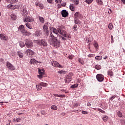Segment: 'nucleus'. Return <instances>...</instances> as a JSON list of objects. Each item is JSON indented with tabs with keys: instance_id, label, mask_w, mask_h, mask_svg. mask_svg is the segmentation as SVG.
Wrapping results in <instances>:
<instances>
[{
	"instance_id": "55",
	"label": "nucleus",
	"mask_w": 125,
	"mask_h": 125,
	"mask_svg": "<svg viewBox=\"0 0 125 125\" xmlns=\"http://www.w3.org/2000/svg\"><path fill=\"white\" fill-rule=\"evenodd\" d=\"M82 114H83V115H87V114L88 113L87 112V111H82Z\"/></svg>"
},
{
	"instance_id": "46",
	"label": "nucleus",
	"mask_w": 125,
	"mask_h": 125,
	"mask_svg": "<svg viewBox=\"0 0 125 125\" xmlns=\"http://www.w3.org/2000/svg\"><path fill=\"white\" fill-rule=\"evenodd\" d=\"M7 7L8 8H9V9H11V8H12V6H13V5H12V4H9V5H7Z\"/></svg>"
},
{
	"instance_id": "41",
	"label": "nucleus",
	"mask_w": 125,
	"mask_h": 125,
	"mask_svg": "<svg viewBox=\"0 0 125 125\" xmlns=\"http://www.w3.org/2000/svg\"><path fill=\"white\" fill-rule=\"evenodd\" d=\"M38 72H39V74H40V75H43L44 74L43 70L39 69Z\"/></svg>"
},
{
	"instance_id": "48",
	"label": "nucleus",
	"mask_w": 125,
	"mask_h": 125,
	"mask_svg": "<svg viewBox=\"0 0 125 125\" xmlns=\"http://www.w3.org/2000/svg\"><path fill=\"white\" fill-rule=\"evenodd\" d=\"M68 58H69V59H70L71 60H72V59L74 58V55H71L68 56Z\"/></svg>"
},
{
	"instance_id": "1",
	"label": "nucleus",
	"mask_w": 125,
	"mask_h": 125,
	"mask_svg": "<svg viewBox=\"0 0 125 125\" xmlns=\"http://www.w3.org/2000/svg\"><path fill=\"white\" fill-rule=\"evenodd\" d=\"M48 28H49L50 32L51 33L50 34L51 43L56 47H59V45H60V42H58V40L57 39H56V37H54V35L52 34L51 32L53 31V33H54V34H56V35H58L59 34L63 35L65 31L63 30V29L61 26H59L57 29L52 27L50 23L47 22L45 23L43 26V31L46 36H48V35H49V31L48 30Z\"/></svg>"
},
{
	"instance_id": "44",
	"label": "nucleus",
	"mask_w": 125,
	"mask_h": 125,
	"mask_svg": "<svg viewBox=\"0 0 125 125\" xmlns=\"http://www.w3.org/2000/svg\"><path fill=\"white\" fill-rule=\"evenodd\" d=\"M39 7H40L41 9H43L44 6L43 4H42V3L39 4Z\"/></svg>"
},
{
	"instance_id": "37",
	"label": "nucleus",
	"mask_w": 125,
	"mask_h": 125,
	"mask_svg": "<svg viewBox=\"0 0 125 125\" xmlns=\"http://www.w3.org/2000/svg\"><path fill=\"white\" fill-rule=\"evenodd\" d=\"M97 3H98V4H100L101 5H102L103 4V2H102V0H96Z\"/></svg>"
},
{
	"instance_id": "47",
	"label": "nucleus",
	"mask_w": 125,
	"mask_h": 125,
	"mask_svg": "<svg viewBox=\"0 0 125 125\" xmlns=\"http://www.w3.org/2000/svg\"><path fill=\"white\" fill-rule=\"evenodd\" d=\"M77 28H78V26H77V25H74L73 26V29L74 31H75V32H77Z\"/></svg>"
},
{
	"instance_id": "57",
	"label": "nucleus",
	"mask_w": 125,
	"mask_h": 125,
	"mask_svg": "<svg viewBox=\"0 0 125 125\" xmlns=\"http://www.w3.org/2000/svg\"><path fill=\"white\" fill-rule=\"evenodd\" d=\"M88 57H93V54H90L88 55Z\"/></svg>"
},
{
	"instance_id": "59",
	"label": "nucleus",
	"mask_w": 125,
	"mask_h": 125,
	"mask_svg": "<svg viewBox=\"0 0 125 125\" xmlns=\"http://www.w3.org/2000/svg\"><path fill=\"white\" fill-rule=\"evenodd\" d=\"M47 1L49 3H51V2H52V0H47Z\"/></svg>"
},
{
	"instance_id": "31",
	"label": "nucleus",
	"mask_w": 125,
	"mask_h": 125,
	"mask_svg": "<svg viewBox=\"0 0 125 125\" xmlns=\"http://www.w3.org/2000/svg\"><path fill=\"white\" fill-rule=\"evenodd\" d=\"M39 20L41 23H44V19L43 17H39Z\"/></svg>"
},
{
	"instance_id": "7",
	"label": "nucleus",
	"mask_w": 125,
	"mask_h": 125,
	"mask_svg": "<svg viewBox=\"0 0 125 125\" xmlns=\"http://www.w3.org/2000/svg\"><path fill=\"white\" fill-rule=\"evenodd\" d=\"M74 19H82V18H83V16H82V14H81V13L79 12H76L74 16Z\"/></svg>"
},
{
	"instance_id": "63",
	"label": "nucleus",
	"mask_w": 125,
	"mask_h": 125,
	"mask_svg": "<svg viewBox=\"0 0 125 125\" xmlns=\"http://www.w3.org/2000/svg\"><path fill=\"white\" fill-rule=\"evenodd\" d=\"M111 42H113V39H114V38L113 37L112 35L111 36Z\"/></svg>"
},
{
	"instance_id": "32",
	"label": "nucleus",
	"mask_w": 125,
	"mask_h": 125,
	"mask_svg": "<svg viewBox=\"0 0 125 125\" xmlns=\"http://www.w3.org/2000/svg\"><path fill=\"white\" fill-rule=\"evenodd\" d=\"M36 88L37 90H41L42 89V85H41V83L39 85H36Z\"/></svg>"
},
{
	"instance_id": "24",
	"label": "nucleus",
	"mask_w": 125,
	"mask_h": 125,
	"mask_svg": "<svg viewBox=\"0 0 125 125\" xmlns=\"http://www.w3.org/2000/svg\"><path fill=\"white\" fill-rule=\"evenodd\" d=\"M78 62L79 63H81L82 65H83L84 64V62H83V58H79L78 59Z\"/></svg>"
},
{
	"instance_id": "61",
	"label": "nucleus",
	"mask_w": 125,
	"mask_h": 125,
	"mask_svg": "<svg viewBox=\"0 0 125 125\" xmlns=\"http://www.w3.org/2000/svg\"><path fill=\"white\" fill-rule=\"evenodd\" d=\"M61 115H62V116H65V115H66V113H64V112H62V113H61Z\"/></svg>"
},
{
	"instance_id": "2",
	"label": "nucleus",
	"mask_w": 125,
	"mask_h": 125,
	"mask_svg": "<svg viewBox=\"0 0 125 125\" xmlns=\"http://www.w3.org/2000/svg\"><path fill=\"white\" fill-rule=\"evenodd\" d=\"M19 29L24 36H30L31 35L30 32H28L27 30H25V27L23 25H21Z\"/></svg>"
},
{
	"instance_id": "16",
	"label": "nucleus",
	"mask_w": 125,
	"mask_h": 125,
	"mask_svg": "<svg viewBox=\"0 0 125 125\" xmlns=\"http://www.w3.org/2000/svg\"><path fill=\"white\" fill-rule=\"evenodd\" d=\"M22 15L24 16V17H27V16H28V12L26 9H23Z\"/></svg>"
},
{
	"instance_id": "17",
	"label": "nucleus",
	"mask_w": 125,
	"mask_h": 125,
	"mask_svg": "<svg viewBox=\"0 0 125 125\" xmlns=\"http://www.w3.org/2000/svg\"><path fill=\"white\" fill-rule=\"evenodd\" d=\"M74 19V23L77 25H81L82 24V22L79 20V19Z\"/></svg>"
},
{
	"instance_id": "49",
	"label": "nucleus",
	"mask_w": 125,
	"mask_h": 125,
	"mask_svg": "<svg viewBox=\"0 0 125 125\" xmlns=\"http://www.w3.org/2000/svg\"><path fill=\"white\" fill-rule=\"evenodd\" d=\"M56 3H61L62 0H55Z\"/></svg>"
},
{
	"instance_id": "27",
	"label": "nucleus",
	"mask_w": 125,
	"mask_h": 125,
	"mask_svg": "<svg viewBox=\"0 0 125 125\" xmlns=\"http://www.w3.org/2000/svg\"><path fill=\"white\" fill-rule=\"evenodd\" d=\"M95 68L96 70H100L101 69L102 67L101 65L99 64H97L95 66Z\"/></svg>"
},
{
	"instance_id": "51",
	"label": "nucleus",
	"mask_w": 125,
	"mask_h": 125,
	"mask_svg": "<svg viewBox=\"0 0 125 125\" xmlns=\"http://www.w3.org/2000/svg\"><path fill=\"white\" fill-rule=\"evenodd\" d=\"M58 97H60L61 98H63L65 97V95H59Z\"/></svg>"
},
{
	"instance_id": "23",
	"label": "nucleus",
	"mask_w": 125,
	"mask_h": 125,
	"mask_svg": "<svg viewBox=\"0 0 125 125\" xmlns=\"http://www.w3.org/2000/svg\"><path fill=\"white\" fill-rule=\"evenodd\" d=\"M93 45L96 49H98V47H99V46L98 45V43H97V42H94Z\"/></svg>"
},
{
	"instance_id": "43",
	"label": "nucleus",
	"mask_w": 125,
	"mask_h": 125,
	"mask_svg": "<svg viewBox=\"0 0 125 125\" xmlns=\"http://www.w3.org/2000/svg\"><path fill=\"white\" fill-rule=\"evenodd\" d=\"M11 18L12 20H16V16L14 14H12L11 15Z\"/></svg>"
},
{
	"instance_id": "36",
	"label": "nucleus",
	"mask_w": 125,
	"mask_h": 125,
	"mask_svg": "<svg viewBox=\"0 0 125 125\" xmlns=\"http://www.w3.org/2000/svg\"><path fill=\"white\" fill-rule=\"evenodd\" d=\"M73 2L75 5H78L80 2V1L79 0H73Z\"/></svg>"
},
{
	"instance_id": "19",
	"label": "nucleus",
	"mask_w": 125,
	"mask_h": 125,
	"mask_svg": "<svg viewBox=\"0 0 125 125\" xmlns=\"http://www.w3.org/2000/svg\"><path fill=\"white\" fill-rule=\"evenodd\" d=\"M38 62L35 59H32L30 61L31 64H33V65H35V64H38Z\"/></svg>"
},
{
	"instance_id": "34",
	"label": "nucleus",
	"mask_w": 125,
	"mask_h": 125,
	"mask_svg": "<svg viewBox=\"0 0 125 125\" xmlns=\"http://www.w3.org/2000/svg\"><path fill=\"white\" fill-rule=\"evenodd\" d=\"M10 3L13 4V3H16L17 2H18V0H10Z\"/></svg>"
},
{
	"instance_id": "4",
	"label": "nucleus",
	"mask_w": 125,
	"mask_h": 125,
	"mask_svg": "<svg viewBox=\"0 0 125 125\" xmlns=\"http://www.w3.org/2000/svg\"><path fill=\"white\" fill-rule=\"evenodd\" d=\"M25 18H23V22H26V23H29V22H34L35 20H34V18L28 16V17H24Z\"/></svg>"
},
{
	"instance_id": "64",
	"label": "nucleus",
	"mask_w": 125,
	"mask_h": 125,
	"mask_svg": "<svg viewBox=\"0 0 125 125\" xmlns=\"http://www.w3.org/2000/svg\"><path fill=\"white\" fill-rule=\"evenodd\" d=\"M121 1H122L124 4H125V0H121Z\"/></svg>"
},
{
	"instance_id": "33",
	"label": "nucleus",
	"mask_w": 125,
	"mask_h": 125,
	"mask_svg": "<svg viewBox=\"0 0 125 125\" xmlns=\"http://www.w3.org/2000/svg\"><path fill=\"white\" fill-rule=\"evenodd\" d=\"M84 1L88 4H90L93 1V0H85Z\"/></svg>"
},
{
	"instance_id": "18",
	"label": "nucleus",
	"mask_w": 125,
	"mask_h": 125,
	"mask_svg": "<svg viewBox=\"0 0 125 125\" xmlns=\"http://www.w3.org/2000/svg\"><path fill=\"white\" fill-rule=\"evenodd\" d=\"M69 8L71 11H75V4H70L69 5Z\"/></svg>"
},
{
	"instance_id": "28",
	"label": "nucleus",
	"mask_w": 125,
	"mask_h": 125,
	"mask_svg": "<svg viewBox=\"0 0 125 125\" xmlns=\"http://www.w3.org/2000/svg\"><path fill=\"white\" fill-rule=\"evenodd\" d=\"M95 59L96 60H98V61L102 60V56H97L95 57Z\"/></svg>"
},
{
	"instance_id": "58",
	"label": "nucleus",
	"mask_w": 125,
	"mask_h": 125,
	"mask_svg": "<svg viewBox=\"0 0 125 125\" xmlns=\"http://www.w3.org/2000/svg\"><path fill=\"white\" fill-rule=\"evenodd\" d=\"M87 106H88V107H90L91 106V104H90V103H87Z\"/></svg>"
},
{
	"instance_id": "22",
	"label": "nucleus",
	"mask_w": 125,
	"mask_h": 125,
	"mask_svg": "<svg viewBox=\"0 0 125 125\" xmlns=\"http://www.w3.org/2000/svg\"><path fill=\"white\" fill-rule=\"evenodd\" d=\"M41 42H42V40H35L34 41L35 43H36L38 45H41Z\"/></svg>"
},
{
	"instance_id": "13",
	"label": "nucleus",
	"mask_w": 125,
	"mask_h": 125,
	"mask_svg": "<svg viewBox=\"0 0 125 125\" xmlns=\"http://www.w3.org/2000/svg\"><path fill=\"white\" fill-rule=\"evenodd\" d=\"M72 81V77L71 76H67L66 79H64L65 83H69Z\"/></svg>"
},
{
	"instance_id": "5",
	"label": "nucleus",
	"mask_w": 125,
	"mask_h": 125,
	"mask_svg": "<svg viewBox=\"0 0 125 125\" xmlns=\"http://www.w3.org/2000/svg\"><path fill=\"white\" fill-rule=\"evenodd\" d=\"M6 65L9 70L11 71H14L15 70V66H13L9 62L6 63Z\"/></svg>"
},
{
	"instance_id": "10",
	"label": "nucleus",
	"mask_w": 125,
	"mask_h": 125,
	"mask_svg": "<svg viewBox=\"0 0 125 125\" xmlns=\"http://www.w3.org/2000/svg\"><path fill=\"white\" fill-rule=\"evenodd\" d=\"M25 54L27 55H29V56H33L34 54H35V52L31 49H27L25 51Z\"/></svg>"
},
{
	"instance_id": "42",
	"label": "nucleus",
	"mask_w": 125,
	"mask_h": 125,
	"mask_svg": "<svg viewBox=\"0 0 125 125\" xmlns=\"http://www.w3.org/2000/svg\"><path fill=\"white\" fill-rule=\"evenodd\" d=\"M108 27L109 30H112L113 29V24H112V23H109Z\"/></svg>"
},
{
	"instance_id": "20",
	"label": "nucleus",
	"mask_w": 125,
	"mask_h": 125,
	"mask_svg": "<svg viewBox=\"0 0 125 125\" xmlns=\"http://www.w3.org/2000/svg\"><path fill=\"white\" fill-rule=\"evenodd\" d=\"M107 75L110 77H113V76H114V73H113V71L112 70H109L107 71Z\"/></svg>"
},
{
	"instance_id": "54",
	"label": "nucleus",
	"mask_w": 125,
	"mask_h": 125,
	"mask_svg": "<svg viewBox=\"0 0 125 125\" xmlns=\"http://www.w3.org/2000/svg\"><path fill=\"white\" fill-rule=\"evenodd\" d=\"M74 107H78V106H79V103H74Z\"/></svg>"
},
{
	"instance_id": "62",
	"label": "nucleus",
	"mask_w": 125,
	"mask_h": 125,
	"mask_svg": "<svg viewBox=\"0 0 125 125\" xmlns=\"http://www.w3.org/2000/svg\"><path fill=\"white\" fill-rule=\"evenodd\" d=\"M41 114H42V115H45V112L44 111H42Z\"/></svg>"
},
{
	"instance_id": "14",
	"label": "nucleus",
	"mask_w": 125,
	"mask_h": 125,
	"mask_svg": "<svg viewBox=\"0 0 125 125\" xmlns=\"http://www.w3.org/2000/svg\"><path fill=\"white\" fill-rule=\"evenodd\" d=\"M41 35H42V31L40 30H36L34 33V36L36 37V38H38V37H40Z\"/></svg>"
},
{
	"instance_id": "53",
	"label": "nucleus",
	"mask_w": 125,
	"mask_h": 125,
	"mask_svg": "<svg viewBox=\"0 0 125 125\" xmlns=\"http://www.w3.org/2000/svg\"><path fill=\"white\" fill-rule=\"evenodd\" d=\"M98 111L101 113H105V111L101 109H99Z\"/></svg>"
},
{
	"instance_id": "8",
	"label": "nucleus",
	"mask_w": 125,
	"mask_h": 125,
	"mask_svg": "<svg viewBox=\"0 0 125 125\" xmlns=\"http://www.w3.org/2000/svg\"><path fill=\"white\" fill-rule=\"evenodd\" d=\"M62 31H64V34H60V35H62V36H63L62 37V39L63 41H67V38L68 39L70 38V37L68 34H67V32L65 30L62 29Z\"/></svg>"
},
{
	"instance_id": "39",
	"label": "nucleus",
	"mask_w": 125,
	"mask_h": 125,
	"mask_svg": "<svg viewBox=\"0 0 125 125\" xmlns=\"http://www.w3.org/2000/svg\"><path fill=\"white\" fill-rule=\"evenodd\" d=\"M20 46L21 47H24L25 46V43L22 42H20Z\"/></svg>"
},
{
	"instance_id": "60",
	"label": "nucleus",
	"mask_w": 125,
	"mask_h": 125,
	"mask_svg": "<svg viewBox=\"0 0 125 125\" xmlns=\"http://www.w3.org/2000/svg\"><path fill=\"white\" fill-rule=\"evenodd\" d=\"M53 95L55 97H58V96H59V95L58 94H53Z\"/></svg>"
},
{
	"instance_id": "9",
	"label": "nucleus",
	"mask_w": 125,
	"mask_h": 125,
	"mask_svg": "<svg viewBox=\"0 0 125 125\" xmlns=\"http://www.w3.org/2000/svg\"><path fill=\"white\" fill-rule=\"evenodd\" d=\"M52 65L53 67H57L58 68H63L62 65H60L57 62L53 61L52 62Z\"/></svg>"
},
{
	"instance_id": "56",
	"label": "nucleus",
	"mask_w": 125,
	"mask_h": 125,
	"mask_svg": "<svg viewBox=\"0 0 125 125\" xmlns=\"http://www.w3.org/2000/svg\"><path fill=\"white\" fill-rule=\"evenodd\" d=\"M66 4H67V3L66 2H63V3H62V6H65V5H66Z\"/></svg>"
},
{
	"instance_id": "3",
	"label": "nucleus",
	"mask_w": 125,
	"mask_h": 125,
	"mask_svg": "<svg viewBox=\"0 0 125 125\" xmlns=\"http://www.w3.org/2000/svg\"><path fill=\"white\" fill-rule=\"evenodd\" d=\"M25 45H26L27 48H32L34 46V44L33 41L30 40L26 39L25 40Z\"/></svg>"
},
{
	"instance_id": "11",
	"label": "nucleus",
	"mask_w": 125,
	"mask_h": 125,
	"mask_svg": "<svg viewBox=\"0 0 125 125\" xmlns=\"http://www.w3.org/2000/svg\"><path fill=\"white\" fill-rule=\"evenodd\" d=\"M61 14L62 17L66 18L69 15V13L66 10H62L61 12Z\"/></svg>"
},
{
	"instance_id": "6",
	"label": "nucleus",
	"mask_w": 125,
	"mask_h": 125,
	"mask_svg": "<svg viewBox=\"0 0 125 125\" xmlns=\"http://www.w3.org/2000/svg\"><path fill=\"white\" fill-rule=\"evenodd\" d=\"M96 78L98 82H103L104 81V76L101 74H97Z\"/></svg>"
},
{
	"instance_id": "25",
	"label": "nucleus",
	"mask_w": 125,
	"mask_h": 125,
	"mask_svg": "<svg viewBox=\"0 0 125 125\" xmlns=\"http://www.w3.org/2000/svg\"><path fill=\"white\" fill-rule=\"evenodd\" d=\"M103 120L104 122H107L108 121V116L106 115H104L103 117Z\"/></svg>"
},
{
	"instance_id": "29",
	"label": "nucleus",
	"mask_w": 125,
	"mask_h": 125,
	"mask_svg": "<svg viewBox=\"0 0 125 125\" xmlns=\"http://www.w3.org/2000/svg\"><path fill=\"white\" fill-rule=\"evenodd\" d=\"M79 86V84L78 83L74 84L73 85H72L70 87L71 88H76Z\"/></svg>"
},
{
	"instance_id": "26",
	"label": "nucleus",
	"mask_w": 125,
	"mask_h": 125,
	"mask_svg": "<svg viewBox=\"0 0 125 125\" xmlns=\"http://www.w3.org/2000/svg\"><path fill=\"white\" fill-rule=\"evenodd\" d=\"M18 55H19L20 58H23V53H22L21 52L18 51Z\"/></svg>"
},
{
	"instance_id": "12",
	"label": "nucleus",
	"mask_w": 125,
	"mask_h": 125,
	"mask_svg": "<svg viewBox=\"0 0 125 125\" xmlns=\"http://www.w3.org/2000/svg\"><path fill=\"white\" fill-rule=\"evenodd\" d=\"M0 39L1 40V41H8V37L7 36L0 34Z\"/></svg>"
},
{
	"instance_id": "38",
	"label": "nucleus",
	"mask_w": 125,
	"mask_h": 125,
	"mask_svg": "<svg viewBox=\"0 0 125 125\" xmlns=\"http://www.w3.org/2000/svg\"><path fill=\"white\" fill-rule=\"evenodd\" d=\"M40 84H41V86H44V87L47 86V83H44L43 82L41 83Z\"/></svg>"
},
{
	"instance_id": "52",
	"label": "nucleus",
	"mask_w": 125,
	"mask_h": 125,
	"mask_svg": "<svg viewBox=\"0 0 125 125\" xmlns=\"http://www.w3.org/2000/svg\"><path fill=\"white\" fill-rule=\"evenodd\" d=\"M38 78H39V79H42V74L38 75Z\"/></svg>"
},
{
	"instance_id": "45",
	"label": "nucleus",
	"mask_w": 125,
	"mask_h": 125,
	"mask_svg": "<svg viewBox=\"0 0 125 125\" xmlns=\"http://www.w3.org/2000/svg\"><path fill=\"white\" fill-rule=\"evenodd\" d=\"M115 98H116V95H114L112 96V97L109 99H110V100L112 101L113 99H115Z\"/></svg>"
},
{
	"instance_id": "40",
	"label": "nucleus",
	"mask_w": 125,
	"mask_h": 125,
	"mask_svg": "<svg viewBox=\"0 0 125 125\" xmlns=\"http://www.w3.org/2000/svg\"><path fill=\"white\" fill-rule=\"evenodd\" d=\"M58 74H66V71H63V70H60L58 71Z\"/></svg>"
},
{
	"instance_id": "50",
	"label": "nucleus",
	"mask_w": 125,
	"mask_h": 125,
	"mask_svg": "<svg viewBox=\"0 0 125 125\" xmlns=\"http://www.w3.org/2000/svg\"><path fill=\"white\" fill-rule=\"evenodd\" d=\"M21 121V118H17L16 119L17 123H20Z\"/></svg>"
},
{
	"instance_id": "35",
	"label": "nucleus",
	"mask_w": 125,
	"mask_h": 125,
	"mask_svg": "<svg viewBox=\"0 0 125 125\" xmlns=\"http://www.w3.org/2000/svg\"><path fill=\"white\" fill-rule=\"evenodd\" d=\"M117 116L119 117V118H122V117H123V114L121 111H118Z\"/></svg>"
},
{
	"instance_id": "15",
	"label": "nucleus",
	"mask_w": 125,
	"mask_h": 125,
	"mask_svg": "<svg viewBox=\"0 0 125 125\" xmlns=\"http://www.w3.org/2000/svg\"><path fill=\"white\" fill-rule=\"evenodd\" d=\"M41 46H47V42L44 39H42L41 40Z\"/></svg>"
},
{
	"instance_id": "21",
	"label": "nucleus",
	"mask_w": 125,
	"mask_h": 125,
	"mask_svg": "<svg viewBox=\"0 0 125 125\" xmlns=\"http://www.w3.org/2000/svg\"><path fill=\"white\" fill-rule=\"evenodd\" d=\"M25 25L26 26L27 28H28L30 30H32V29H33L32 25H31V24H30L29 23H25Z\"/></svg>"
},
{
	"instance_id": "30",
	"label": "nucleus",
	"mask_w": 125,
	"mask_h": 125,
	"mask_svg": "<svg viewBox=\"0 0 125 125\" xmlns=\"http://www.w3.org/2000/svg\"><path fill=\"white\" fill-rule=\"evenodd\" d=\"M51 109H52V110H57L58 107L56 105H53L51 106Z\"/></svg>"
}]
</instances>
